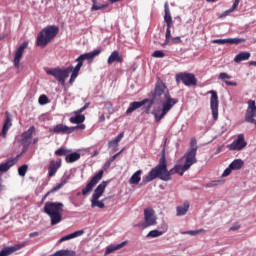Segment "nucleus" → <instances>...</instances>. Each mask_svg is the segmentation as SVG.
<instances>
[{
	"mask_svg": "<svg viewBox=\"0 0 256 256\" xmlns=\"http://www.w3.org/2000/svg\"><path fill=\"white\" fill-rule=\"evenodd\" d=\"M67 181H69V177L62 179L59 184H57L56 186H54L50 191H48V192L43 196L42 201H45V199H47L48 196L51 195V193H55V192L59 191V189H62V187H65V185H67Z\"/></svg>",
	"mask_w": 256,
	"mask_h": 256,
	"instance_id": "nucleus-24",
	"label": "nucleus"
},
{
	"mask_svg": "<svg viewBox=\"0 0 256 256\" xmlns=\"http://www.w3.org/2000/svg\"><path fill=\"white\" fill-rule=\"evenodd\" d=\"M214 185H217V182H211L210 184L207 185V187H213Z\"/></svg>",
	"mask_w": 256,
	"mask_h": 256,
	"instance_id": "nucleus-59",
	"label": "nucleus"
},
{
	"mask_svg": "<svg viewBox=\"0 0 256 256\" xmlns=\"http://www.w3.org/2000/svg\"><path fill=\"white\" fill-rule=\"evenodd\" d=\"M189 149H193L197 153V139L191 138V140H190V148Z\"/></svg>",
	"mask_w": 256,
	"mask_h": 256,
	"instance_id": "nucleus-50",
	"label": "nucleus"
},
{
	"mask_svg": "<svg viewBox=\"0 0 256 256\" xmlns=\"http://www.w3.org/2000/svg\"><path fill=\"white\" fill-rule=\"evenodd\" d=\"M121 1H123V0H110V3H111V5H113V3H119Z\"/></svg>",
	"mask_w": 256,
	"mask_h": 256,
	"instance_id": "nucleus-58",
	"label": "nucleus"
},
{
	"mask_svg": "<svg viewBox=\"0 0 256 256\" xmlns=\"http://www.w3.org/2000/svg\"><path fill=\"white\" fill-rule=\"evenodd\" d=\"M51 133H55L56 135H70L69 126L65 124H58L54 128H52Z\"/></svg>",
	"mask_w": 256,
	"mask_h": 256,
	"instance_id": "nucleus-23",
	"label": "nucleus"
},
{
	"mask_svg": "<svg viewBox=\"0 0 256 256\" xmlns=\"http://www.w3.org/2000/svg\"><path fill=\"white\" fill-rule=\"evenodd\" d=\"M85 127V124H78L77 126L69 127L70 134L73 133L74 131H83L85 130Z\"/></svg>",
	"mask_w": 256,
	"mask_h": 256,
	"instance_id": "nucleus-46",
	"label": "nucleus"
},
{
	"mask_svg": "<svg viewBox=\"0 0 256 256\" xmlns=\"http://www.w3.org/2000/svg\"><path fill=\"white\" fill-rule=\"evenodd\" d=\"M17 159H19V155L16 158L10 159L5 163L0 164V173H7L10 167L16 165Z\"/></svg>",
	"mask_w": 256,
	"mask_h": 256,
	"instance_id": "nucleus-27",
	"label": "nucleus"
},
{
	"mask_svg": "<svg viewBox=\"0 0 256 256\" xmlns=\"http://www.w3.org/2000/svg\"><path fill=\"white\" fill-rule=\"evenodd\" d=\"M92 3L91 11H101V9H107L109 7V4L98 5L97 0H92Z\"/></svg>",
	"mask_w": 256,
	"mask_h": 256,
	"instance_id": "nucleus-38",
	"label": "nucleus"
},
{
	"mask_svg": "<svg viewBox=\"0 0 256 256\" xmlns=\"http://www.w3.org/2000/svg\"><path fill=\"white\" fill-rule=\"evenodd\" d=\"M57 35H59V26L49 25L44 27L37 35L36 45L45 49L46 45H49Z\"/></svg>",
	"mask_w": 256,
	"mask_h": 256,
	"instance_id": "nucleus-3",
	"label": "nucleus"
},
{
	"mask_svg": "<svg viewBox=\"0 0 256 256\" xmlns=\"http://www.w3.org/2000/svg\"><path fill=\"white\" fill-rule=\"evenodd\" d=\"M247 147V141H245V135L239 134L237 139L227 146L229 151H243Z\"/></svg>",
	"mask_w": 256,
	"mask_h": 256,
	"instance_id": "nucleus-9",
	"label": "nucleus"
},
{
	"mask_svg": "<svg viewBox=\"0 0 256 256\" xmlns=\"http://www.w3.org/2000/svg\"><path fill=\"white\" fill-rule=\"evenodd\" d=\"M29 237L33 238V237H39V232H32L29 234Z\"/></svg>",
	"mask_w": 256,
	"mask_h": 256,
	"instance_id": "nucleus-56",
	"label": "nucleus"
},
{
	"mask_svg": "<svg viewBox=\"0 0 256 256\" xmlns=\"http://www.w3.org/2000/svg\"><path fill=\"white\" fill-rule=\"evenodd\" d=\"M146 103H149V99H144L139 102L130 103L128 109L126 110V115H131L133 111H137V109H141V107H143V105H146Z\"/></svg>",
	"mask_w": 256,
	"mask_h": 256,
	"instance_id": "nucleus-21",
	"label": "nucleus"
},
{
	"mask_svg": "<svg viewBox=\"0 0 256 256\" xmlns=\"http://www.w3.org/2000/svg\"><path fill=\"white\" fill-rule=\"evenodd\" d=\"M167 232V225L164 226V231H159V230H151L148 234L147 237H161L163 233Z\"/></svg>",
	"mask_w": 256,
	"mask_h": 256,
	"instance_id": "nucleus-37",
	"label": "nucleus"
},
{
	"mask_svg": "<svg viewBox=\"0 0 256 256\" xmlns=\"http://www.w3.org/2000/svg\"><path fill=\"white\" fill-rule=\"evenodd\" d=\"M81 159V154L77 152L68 153L65 157L66 163H75V161H79Z\"/></svg>",
	"mask_w": 256,
	"mask_h": 256,
	"instance_id": "nucleus-34",
	"label": "nucleus"
},
{
	"mask_svg": "<svg viewBox=\"0 0 256 256\" xmlns=\"http://www.w3.org/2000/svg\"><path fill=\"white\" fill-rule=\"evenodd\" d=\"M33 133H35V126H31L27 131L22 133L21 144L24 147L31 145V139H33Z\"/></svg>",
	"mask_w": 256,
	"mask_h": 256,
	"instance_id": "nucleus-18",
	"label": "nucleus"
},
{
	"mask_svg": "<svg viewBox=\"0 0 256 256\" xmlns=\"http://www.w3.org/2000/svg\"><path fill=\"white\" fill-rule=\"evenodd\" d=\"M29 42H23L18 49L15 52L14 57V66L19 67V64L21 63V59H23V53H25L26 47H28Z\"/></svg>",
	"mask_w": 256,
	"mask_h": 256,
	"instance_id": "nucleus-17",
	"label": "nucleus"
},
{
	"mask_svg": "<svg viewBox=\"0 0 256 256\" xmlns=\"http://www.w3.org/2000/svg\"><path fill=\"white\" fill-rule=\"evenodd\" d=\"M65 204L62 202H46L44 205V213L50 217L51 225H59L60 221H63V208Z\"/></svg>",
	"mask_w": 256,
	"mask_h": 256,
	"instance_id": "nucleus-4",
	"label": "nucleus"
},
{
	"mask_svg": "<svg viewBox=\"0 0 256 256\" xmlns=\"http://www.w3.org/2000/svg\"><path fill=\"white\" fill-rule=\"evenodd\" d=\"M111 161L108 160L105 164H104V169H109V167H111Z\"/></svg>",
	"mask_w": 256,
	"mask_h": 256,
	"instance_id": "nucleus-55",
	"label": "nucleus"
},
{
	"mask_svg": "<svg viewBox=\"0 0 256 256\" xmlns=\"http://www.w3.org/2000/svg\"><path fill=\"white\" fill-rule=\"evenodd\" d=\"M77 74H71V77H70V80H69V83L70 85L74 83L75 79H77Z\"/></svg>",
	"mask_w": 256,
	"mask_h": 256,
	"instance_id": "nucleus-54",
	"label": "nucleus"
},
{
	"mask_svg": "<svg viewBox=\"0 0 256 256\" xmlns=\"http://www.w3.org/2000/svg\"><path fill=\"white\" fill-rule=\"evenodd\" d=\"M232 76L227 74V72H221L218 76V79L220 81H223V83H225V85H228L229 87H237V82H231L227 79H231Z\"/></svg>",
	"mask_w": 256,
	"mask_h": 256,
	"instance_id": "nucleus-28",
	"label": "nucleus"
},
{
	"mask_svg": "<svg viewBox=\"0 0 256 256\" xmlns=\"http://www.w3.org/2000/svg\"><path fill=\"white\" fill-rule=\"evenodd\" d=\"M101 48H98L96 50H93L92 52L84 53L78 57V61H80L83 64V61H88L90 63H93V60L101 55Z\"/></svg>",
	"mask_w": 256,
	"mask_h": 256,
	"instance_id": "nucleus-15",
	"label": "nucleus"
},
{
	"mask_svg": "<svg viewBox=\"0 0 256 256\" xmlns=\"http://www.w3.org/2000/svg\"><path fill=\"white\" fill-rule=\"evenodd\" d=\"M103 173H104L103 170H99L98 173L93 176V178L86 185V187L82 189V195H84V196L89 195V193H91V191H93V187H95V185H97L99 183V181H101V179H103Z\"/></svg>",
	"mask_w": 256,
	"mask_h": 256,
	"instance_id": "nucleus-10",
	"label": "nucleus"
},
{
	"mask_svg": "<svg viewBox=\"0 0 256 256\" xmlns=\"http://www.w3.org/2000/svg\"><path fill=\"white\" fill-rule=\"evenodd\" d=\"M28 169H29V166L27 164H24V165L20 166L18 168V174L20 175V177H25V175L27 174Z\"/></svg>",
	"mask_w": 256,
	"mask_h": 256,
	"instance_id": "nucleus-43",
	"label": "nucleus"
},
{
	"mask_svg": "<svg viewBox=\"0 0 256 256\" xmlns=\"http://www.w3.org/2000/svg\"><path fill=\"white\" fill-rule=\"evenodd\" d=\"M153 225H157V216H155V211L153 208H146L144 210V222L138 224V227L147 229V227H153Z\"/></svg>",
	"mask_w": 256,
	"mask_h": 256,
	"instance_id": "nucleus-6",
	"label": "nucleus"
},
{
	"mask_svg": "<svg viewBox=\"0 0 256 256\" xmlns=\"http://www.w3.org/2000/svg\"><path fill=\"white\" fill-rule=\"evenodd\" d=\"M152 57H155L156 59H163V57H165V52L156 50L153 52Z\"/></svg>",
	"mask_w": 256,
	"mask_h": 256,
	"instance_id": "nucleus-48",
	"label": "nucleus"
},
{
	"mask_svg": "<svg viewBox=\"0 0 256 256\" xmlns=\"http://www.w3.org/2000/svg\"><path fill=\"white\" fill-rule=\"evenodd\" d=\"M11 127H13V119H11L9 112H6V118L0 132V137H2V139H7V133H9V129H11Z\"/></svg>",
	"mask_w": 256,
	"mask_h": 256,
	"instance_id": "nucleus-16",
	"label": "nucleus"
},
{
	"mask_svg": "<svg viewBox=\"0 0 256 256\" xmlns=\"http://www.w3.org/2000/svg\"><path fill=\"white\" fill-rule=\"evenodd\" d=\"M208 3H215L217 0H206Z\"/></svg>",
	"mask_w": 256,
	"mask_h": 256,
	"instance_id": "nucleus-62",
	"label": "nucleus"
},
{
	"mask_svg": "<svg viewBox=\"0 0 256 256\" xmlns=\"http://www.w3.org/2000/svg\"><path fill=\"white\" fill-rule=\"evenodd\" d=\"M239 1H240V0H235L234 3H236V4L239 5Z\"/></svg>",
	"mask_w": 256,
	"mask_h": 256,
	"instance_id": "nucleus-64",
	"label": "nucleus"
},
{
	"mask_svg": "<svg viewBox=\"0 0 256 256\" xmlns=\"http://www.w3.org/2000/svg\"><path fill=\"white\" fill-rule=\"evenodd\" d=\"M175 173H177L175 167L171 170H167V158L165 157V153H163L158 165L143 178L142 185L151 183V181H154L157 177L161 179V181H171V175H175Z\"/></svg>",
	"mask_w": 256,
	"mask_h": 256,
	"instance_id": "nucleus-2",
	"label": "nucleus"
},
{
	"mask_svg": "<svg viewBox=\"0 0 256 256\" xmlns=\"http://www.w3.org/2000/svg\"><path fill=\"white\" fill-rule=\"evenodd\" d=\"M210 93V109L212 111L213 120L217 121L219 119V96L214 90L210 91Z\"/></svg>",
	"mask_w": 256,
	"mask_h": 256,
	"instance_id": "nucleus-8",
	"label": "nucleus"
},
{
	"mask_svg": "<svg viewBox=\"0 0 256 256\" xmlns=\"http://www.w3.org/2000/svg\"><path fill=\"white\" fill-rule=\"evenodd\" d=\"M121 153H123V150H120L118 153H116L115 155H113L109 161L110 163H113V161H115V159H117V157H119V155H121Z\"/></svg>",
	"mask_w": 256,
	"mask_h": 256,
	"instance_id": "nucleus-53",
	"label": "nucleus"
},
{
	"mask_svg": "<svg viewBox=\"0 0 256 256\" xmlns=\"http://www.w3.org/2000/svg\"><path fill=\"white\" fill-rule=\"evenodd\" d=\"M176 211L178 217L186 215L187 212L189 211V203H185L184 206H178Z\"/></svg>",
	"mask_w": 256,
	"mask_h": 256,
	"instance_id": "nucleus-36",
	"label": "nucleus"
},
{
	"mask_svg": "<svg viewBox=\"0 0 256 256\" xmlns=\"http://www.w3.org/2000/svg\"><path fill=\"white\" fill-rule=\"evenodd\" d=\"M23 247H25V242L20 244H15L14 246H11V247H6L0 251V256L13 255L15 251H19V249H23Z\"/></svg>",
	"mask_w": 256,
	"mask_h": 256,
	"instance_id": "nucleus-19",
	"label": "nucleus"
},
{
	"mask_svg": "<svg viewBox=\"0 0 256 256\" xmlns=\"http://www.w3.org/2000/svg\"><path fill=\"white\" fill-rule=\"evenodd\" d=\"M239 229V226H232L230 227V231H237Z\"/></svg>",
	"mask_w": 256,
	"mask_h": 256,
	"instance_id": "nucleus-57",
	"label": "nucleus"
},
{
	"mask_svg": "<svg viewBox=\"0 0 256 256\" xmlns=\"http://www.w3.org/2000/svg\"><path fill=\"white\" fill-rule=\"evenodd\" d=\"M108 183H109L108 181H103L102 183H100L94 190V193L92 194L91 199L101 198L103 196V193H105V189L107 188Z\"/></svg>",
	"mask_w": 256,
	"mask_h": 256,
	"instance_id": "nucleus-20",
	"label": "nucleus"
},
{
	"mask_svg": "<svg viewBox=\"0 0 256 256\" xmlns=\"http://www.w3.org/2000/svg\"><path fill=\"white\" fill-rule=\"evenodd\" d=\"M76 61L78 62L77 65L73 68L72 66V71L71 73L74 75H79V71H81V68L83 67V64L79 61V59L77 58Z\"/></svg>",
	"mask_w": 256,
	"mask_h": 256,
	"instance_id": "nucleus-42",
	"label": "nucleus"
},
{
	"mask_svg": "<svg viewBox=\"0 0 256 256\" xmlns=\"http://www.w3.org/2000/svg\"><path fill=\"white\" fill-rule=\"evenodd\" d=\"M153 103H160L162 108H156L153 110L152 114L154 115V119L156 123H160L161 119L169 113L179 103V99L172 98L171 93L167 89V85L163 83L161 79H158L155 85V89L152 92V98L150 100V104L148 105V109H151Z\"/></svg>",
	"mask_w": 256,
	"mask_h": 256,
	"instance_id": "nucleus-1",
	"label": "nucleus"
},
{
	"mask_svg": "<svg viewBox=\"0 0 256 256\" xmlns=\"http://www.w3.org/2000/svg\"><path fill=\"white\" fill-rule=\"evenodd\" d=\"M123 63V56L119 54V51L114 50L111 55L108 57V65H113V63Z\"/></svg>",
	"mask_w": 256,
	"mask_h": 256,
	"instance_id": "nucleus-25",
	"label": "nucleus"
},
{
	"mask_svg": "<svg viewBox=\"0 0 256 256\" xmlns=\"http://www.w3.org/2000/svg\"><path fill=\"white\" fill-rule=\"evenodd\" d=\"M175 170L178 175L183 176V173H185V171H189V168H185V164L183 166L176 165Z\"/></svg>",
	"mask_w": 256,
	"mask_h": 256,
	"instance_id": "nucleus-44",
	"label": "nucleus"
},
{
	"mask_svg": "<svg viewBox=\"0 0 256 256\" xmlns=\"http://www.w3.org/2000/svg\"><path fill=\"white\" fill-rule=\"evenodd\" d=\"M244 165L245 162H243V160L235 159L234 161L231 162L230 169H232V171H239V169H243Z\"/></svg>",
	"mask_w": 256,
	"mask_h": 256,
	"instance_id": "nucleus-35",
	"label": "nucleus"
},
{
	"mask_svg": "<svg viewBox=\"0 0 256 256\" xmlns=\"http://www.w3.org/2000/svg\"><path fill=\"white\" fill-rule=\"evenodd\" d=\"M164 21L168 27H173V18L171 17V11L169 10V3L164 4Z\"/></svg>",
	"mask_w": 256,
	"mask_h": 256,
	"instance_id": "nucleus-26",
	"label": "nucleus"
},
{
	"mask_svg": "<svg viewBox=\"0 0 256 256\" xmlns=\"http://www.w3.org/2000/svg\"><path fill=\"white\" fill-rule=\"evenodd\" d=\"M170 40L173 45H179V43H182L181 37L179 36L171 38Z\"/></svg>",
	"mask_w": 256,
	"mask_h": 256,
	"instance_id": "nucleus-51",
	"label": "nucleus"
},
{
	"mask_svg": "<svg viewBox=\"0 0 256 256\" xmlns=\"http://www.w3.org/2000/svg\"><path fill=\"white\" fill-rule=\"evenodd\" d=\"M231 171H233V168L229 165V167L224 170L222 177H229V175H231Z\"/></svg>",
	"mask_w": 256,
	"mask_h": 256,
	"instance_id": "nucleus-52",
	"label": "nucleus"
},
{
	"mask_svg": "<svg viewBox=\"0 0 256 256\" xmlns=\"http://www.w3.org/2000/svg\"><path fill=\"white\" fill-rule=\"evenodd\" d=\"M3 189H5V186H3L2 183H0V191H2Z\"/></svg>",
	"mask_w": 256,
	"mask_h": 256,
	"instance_id": "nucleus-61",
	"label": "nucleus"
},
{
	"mask_svg": "<svg viewBox=\"0 0 256 256\" xmlns=\"http://www.w3.org/2000/svg\"><path fill=\"white\" fill-rule=\"evenodd\" d=\"M91 207H99V209H105V203H103V201H99V199H91Z\"/></svg>",
	"mask_w": 256,
	"mask_h": 256,
	"instance_id": "nucleus-40",
	"label": "nucleus"
},
{
	"mask_svg": "<svg viewBox=\"0 0 256 256\" xmlns=\"http://www.w3.org/2000/svg\"><path fill=\"white\" fill-rule=\"evenodd\" d=\"M177 83H183L186 87H191V85H197V78L193 73L180 72L175 76Z\"/></svg>",
	"mask_w": 256,
	"mask_h": 256,
	"instance_id": "nucleus-7",
	"label": "nucleus"
},
{
	"mask_svg": "<svg viewBox=\"0 0 256 256\" xmlns=\"http://www.w3.org/2000/svg\"><path fill=\"white\" fill-rule=\"evenodd\" d=\"M249 65H253L254 67H256V61L249 62Z\"/></svg>",
	"mask_w": 256,
	"mask_h": 256,
	"instance_id": "nucleus-60",
	"label": "nucleus"
},
{
	"mask_svg": "<svg viewBox=\"0 0 256 256\" xmlns=\"http://www.w3.org/2000/svg\"><path fill=\"white\" fill-rule=\"evenodd\" d=\"M251 57V53L249 52H240L238 53L235 58V63H241L242 61H248V59Z\"/></svg>",
	"mask_w": 256,
	"mask_h": 256,
	"instance_id": "nucleus-32",
	"label": "nucleus"
},
{
	"mask_svg": "<svg viewBox=\"0 0 256 256\" xmlns=\"http://www.w3.org/2000/svg\"><path fill=\"white\" fill-rule=\"evenodd\" d=\"M100 121H105V116H101Z\"/></svg>",
	"mask_w": 256,
	"mask_h": 256,
	"instance_id": "nucleus-63",
	"label": "nucleus"
},
{
	"mask_svg": "<svg viewBox=\"0 0 256 256\" xmlns=\"http://www.w3.org/2000/svg\"><path fill=\"white\" fill-rule=\"evenodd\" d=\"M199 233H206V230L205 229L190 230V231L183 232L182 234L195 236V235H199Z\"/></svg>",
	"mask_w": 256,
	"mask_h": 256,
	"instance_id": "nucleus-45",
	"label": "nucleus"
},
{
	"mask_svg": "<svg viewBox=\"0 0 256 256\" xmlns=\"http://www.w3.org/2000/svg\"><path fill=\"white\" fill-rule=\"evenodd\" d=\"M125 245H127V241L121 242L120 244L108 246L105 251V255H110V253H113L114 251H119V249H123Z\"/></svg>",
	"mask_w": 256,
	"mask_h": 256,
	"instance_id": "nucleus-30",
	"label": "nucleus"
},
{
	"mask_svg": "<svg viewBox=\"0 0 256 256\" xmlns=\"http://www.w3.org/2000/svg\"><path fill=\"white\" fill-rule=\"evenodd\" d=\"M73 71V66L67 67L65 69L53 68L46 71L47 75H52L55 77L62 87H65V81L69 77V74Z\"/></svg>",
	"mask_w": 256,
	"mask_h": 256,
	"instance_id": "nucleus-5",
	"label": "nucleus"
},
{
	"mask_svg": "<svg viewBox=\"0 0 256 256\" xmlns=\"http://www.w3.org/2000/svg\"><path fill=\"white\" fill-rule=\"evenodd\" d=\"M254 117H256L255 100H249L248 101V108L246 110L245 121L247 123H256V120H255Z\"/></svg>",
	"mask_w": 256,
	"mask_h": 256,
	"instance_id": "nucleus-12",
	"label": "nucleus"
},
{
	"mask_svg": "<svg viewBox=\"0 0 256 256\" xmlns=\"http://www.w3.org/2000/svg\"><path fill=\"white\" fill-rule=\"evenodd\" d=\"M123 137H125V132H121L114 140L109 141L108 147L110 149H113V147H119V142L121 141V139H123Z\"/></svg>",
	"mask_w": 256,
	"mask_h": 256,
	"instance_id": "nucleus-33",
	"label": "nucleus"
},
{
	"mask_svg": "<svg viewBox=\"0 0 256 256\" xmlns=\"http://www.w3.org/2000/svg\"><path fill=\"white\" fill-rule=\"evenodd\" d=\"M143 174L142 170H137L130 178L129 184L130 185H139L141 181V175Z\"/></svg>",
	"mask_w": 256,
	"mask_h": 256,
	"instance_id": "nucleus-31",
	"label": "nucleus"
},
{
	"mask_svg": "<svg viewBox=\"0 0 256 256\" xmlns=\"http://www.w3.org/2000/svg\"><path fill=\"white\" fill-rule=\"evenodd\" d=\"M237 7H239V4H237L236 2L233 3L232 7L228 10H226L225 12H223L220 17L222 19H225V17H227L230 13H233V11H235V9H237Z\"/></svg>",
	"mask_w": 256,
	"mask_h": 256,
	"instance_id": "nucleus-41",
	"label": "nucleus"
},
{
	"mask_svg": "<svg viewBox=\"0 0 256 256\" xmlns=\"http://www.w3.org/2000/svg\"><path fill=\"white\" fill-rule=\"evenodd\" d=\"M83 233H85V231H83V230L75 231V232H73L71 234H68V235L63 236L62 238H60L58 243H63L65 241H69L71 239H75L77 237H81V235H83Z\"/></svg>",
	"mask_w": 256,
	"mask_h": 256,
	"instance_id": "nucleus-29",
	"label": "nucleus"
},
{
	"mask_svg": "<svg viewBox=\"0 0 256 256\" xmlns=\"http://www.w3.org/2000/svg\"><path fill=\"white\" fill-rule=\"evenodd\" d=\"M38 103L40 105H47V103H49V98L47 97V95H41L38 99Z\"/></svg>",
	"mask_w": 256,
	"mask_h": 256,
	"instance_id": "nucleus-49",
	"label": "nucleus"
},
{
	"mask_svg": "<svg viewBox=\"0 0 256 256\" xmlns=\"http://www.w3.org/2000/svg\"><path fill=\"white\" fill-rule=\"evenodd\" d=\"M68 153H71V150H68L65 147H61L55 151V155H57V157H67Z\"/></svg>",
	"mask_w": 256,
	"mask_h": 256,
	"instance_id": "nucleus-39",
	"label": "nucleus"
},
{
	"mask_svg": "<svg viewBox=\"0 0 256 256\" xmlns=\"http://www.w3.org/2000/svg\"><path fill=\"white\" fill-rule=\"evenodd\" d=\"M184 159V168L191 169V166L197 163V152H195L193 149H188V151L184 154Z\"/></svg>",
	"mask_w": 256,
	"mask_h": 256,
	"instance_id": "nucleus-13",
	"label": "nucleus"
},
{
	"mask_svg": "<svg viewBox=\"0 0 256 256\" xmlns=\"http://www.w3.org/2000/svg\"><path fill=\"white\" fill-rule=\"evenodd\" d=\"M85 109H89V103H86L82 108L75 111V116L69 119L70 123L74 125H81L85 122V115L81 114Z\"/></svg>",
	"mask_w": 256,
	"mask_h": 256,
	"instance_id": "nucleus-11",
	"label": "nucleus"
},
{
	"mask_svg": "<svg viewBox=\"0 0 256 256\" xmlns=\"http://www.w3.org/2000/svg\"><path fill=\"white\" fill-rule=\"evenodd\" d=\"M166 39L163 45H169L170 41H171V27L167 26L166 28Z\"/></svg>",
	"mask_w": 256,
	"mask_h": 256,
	"instance_id": "nucleus-47",
	"label": "nucleus"
},
{
	"mask_svg": "<svg viewBox=\"0 0 256 256\" xmlns=\"http://www.w3.org/2000/svg\"><path fill=\"white\" fill-rule=\"evenodd\" d=\"M212 43L216 45H239L241 43H245V38L215 39Z\"/></svg>",
	"mask_w": 256,
	"mask_h": 256,
	"instance_id": "nucleus-14",
	"label": "nucleus"
},
{
	"mask_svg": "<svg viewBox=\"0 0 256 256\" xmlns=\"http://www.w3.org/2000/svg\"><path fill=\"white\" fill-rule=\"evenodd\" d=\"M60 167H61V159H58V161L51 160L50 165L48 167L49 177H55V173H57V171H59Z\"/></svg>",
	"mask_w": 256,
	"mask_h": 256,
	"instance_id": "nucleus-22",
	"label": "nucleus"
}]
</instances>
